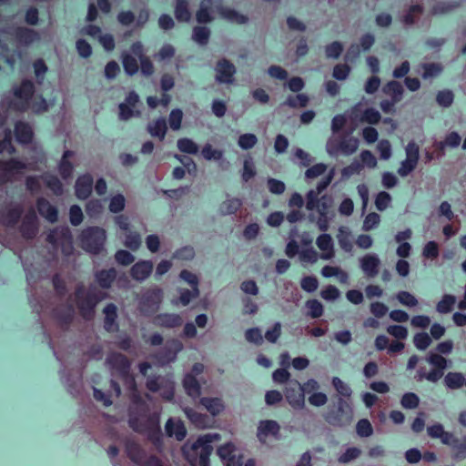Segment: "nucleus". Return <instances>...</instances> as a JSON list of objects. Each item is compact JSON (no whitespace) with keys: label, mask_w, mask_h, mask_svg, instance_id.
Here are the masks:
<instances>
[{"label":"nucleus","mask_w":466,"mask_h":466,"mask_svg":"<svg viewBox=\"0 0 466 466\" xmlns=\"http://www.w3.org/2000/svg\"><path fill=\"white\" fill-rule=\"evenodd\" d=\"M333 205L334 199L330 195L325 194L318 197L317 191H309L306 194L307 210H315L318 213L317 218L310 216L309 219L315 221L318 228L323 232L329 229L330 222L333 221L336 216Z\"/></svg>","instance_id":"obj_1"},{"label":"nucleus","mask_w":466,"mask_h":466,"mask_svg":"<svg viewBox=\"0 0 466 466\" xmlns=\"http://www.w3.org/2000/svg\"><path fill=\"white\" fill-rule=\"evenodd\" d=\"M218 440H219L218 433L202 435L193 443H185L183 454L193 466H209L208 459L213 450L211 443Z\"/></svg>","instance_id":"obj_2"},{"label":"nucleus","mask_w":466,"mask_h":466,"mask_svg":"<svg viewBox=\"0 0 466 466\" xmlns=\"http://www.w3.org/2000/svg\"><path fill=\"white\" fill-rule=\"evenodd\" d=\"M15 96L20 100V109L30 108L35 113H42L48 107L46 101L41 96L34 95V84L25 80L21 86L15 89Z\"/></svg>","instance_id":"obj_3"},{"label":"nucleus","mask_w":466,"mask_h":466,"mask_svg":"<svg viewBox=\"0 0 466 466\" xmlns=\"http://www.w3.org/2000/svg\"><path fill=\"white\" fill-rule=\"evenodd\" d=\"M106 238L105 229L98 227H91L82 232L80 242L86 251L97 254L104 248Z\"/></svg>","instance_id":"obj_4"},{"label":"nucleus","mask_w":466,"mask_h":466,"mask_svg":"<svg viewBox=\"0 0 466 466\" xmlns=\"http://www.w3.org/2000/svg\"><path fill=\"white\" fill-rule=\"evenodd\" d=\"M360 141L356 137H347L341 142H338L334 137H330L326 144V150L331 157L339 154L350 156L355 153L359 147Z\"/></svg>","instance_id":"obj_5"},{"label":"nucleus","mask_w":466,"mask_h":466,"mask_svg":"<svg viewBox=\"0 0 466 466\" xmlns=\"http://www.w3.org/2000/svg\"><path fill=\"white\" fill-rule=\"evenodd\" d=\"M405 159L400 162L398 168V174L401 177H407L416 168L420 159L419 146L414 141L409 142L405 147Z\"/></svg>","instance_id":"obj_6"},{"label":"nucleus","mask_w":466,"mask_h":466,"mask_svg":"<svg viewBox=\"0 0 466 466\" xmlns=\"http://www.w3.org/2000/svg\"><path fill=\"white\" fill-rule=\"evenodd\" d=\"M76 298L81 314L84 318L89 319L93 315V309L96 303L104 299V294L96 295L92 292L86 294L82 289H79L76 291Z\"/></svg>","instance_id":"obj_7"},{"label":"nucleus","mask_w":466,"mask_h":466,"mask_svg":"<svg viewBox=\"0 0 466 466\" xmlns=\"http://www.w3.org/2000/svg\"><path fill=\"white\" fill-rule=\"evenodd\" d=\"M163 300V290L154 287L147 290L140 299V309L145 314L154 312L158 309Z\"/></svg>","instance_id":"obj_8"},{"label":"nucleus","mask_w":466,"mask_h":466,"mask_svg":"<svg viewBox=\"0 0 466 466\" xmlns=\"http://www.w3.org/2000/svg\"><path fill=\"white\" fill-rule=\"evenodd\" d=\"M289 404L295 410L305 407V396L300 389V383L297 380L289 381L284 390Z\"/></svg>","instance_id":"obj_9"},{"label":"nucleus","mask_w":466,"mask_h":466,"mask_svg":"<svg viewBox=\"0 0 466 466\" xmlns=\"http://www.w3.org/2000/svg\"><path fill=\"white\" fill-rule=\"evenodd\" d=\"M147 387L151 391H159L167 400H171L174 395V381L168 378H150L147 381Z\"/></svg>","instance_id":"obj_10"},{"label":"nucleus","mask_w":466,"mask_h":466,"mask_svg":"<svg viewBox=\"0 0 466 466\" xmlns=\"http://www.w3.org/2000/svg\"><path fill=\"white\" fill-rule=\"evenodd\" d=\"M138 103V95L135 92H130L125 101L119 104V118L123 121H127L134 116H139V110L137 107Z\"/></svg>","instance_id":"obj_11"},{"label":"nucleus","mask_w":466,"mask_h":466,"mask_svg":"<svg viewBox=\"0 0 466 466\" xmlns=\"http://www.w3.org/2000/svg\"><path fill=\"white\" fill-rule=\"evenodd\" d=\"M360 268L369 278H374L378 275L380 258L376 253H367L359 258Z\"/></svg>","instance_id":"obj_12"},{"label":"nucleus","mask_w":466,"mask_h":466,"mask_svg":"<svg viewBox=\"0 0 466 466\" xmlns=\"http://www.w3.org/2000/svg\"><path fill=\"white\" fill-rule=\"evenodd\" d=\"M216 81L220 84H231L234 81L236 73L235 66L227 59H221L218 62L216 67Z\"/></svg>","instance_id":"obj_13"},{"label":"nucleus","mask_w":466,"mask_h":466,"mask_svg":"<svg viewBox=\"0 0 466 466\" xmlns=\"http://www.w3.org/2000/svg\"><path fill=\"white\" fill-rule=\"evenodd\" d=\"M316 245L320 250V258L330 260L335 257L334 241L329 234L323 233L316 239Z\"/></svg>","instance_id":"obj_14"},{"label":"nucleus","mask_w":466,"mask_h":466,"mask_svg":"<svg viewBox=\"0 0 466 466\" xmlns=\"http://www.w3.org/2000/svg\"><path fill=\"white\" fill-rule=\"evenodd\" d=\"M107 367L121 376H127L130 367L129 362L125 356L118 353H113L106 358Z\"/></svg>","instance_id":"obj_15"},{"label":"nucleus","mask_w":466,"mask_h":466,"mask_svg":"<svg viewBox=\"0 0 466 466\" xmlns=\"http://www.w3.org/2000/svg\"><path fill=\"white\" fill-rule=\"evenodd\" d=\"M427 433L431 439H439L443 445L450 444L453 441V433L446 431L444 426L435 422L427 427Z\"/></svg>","instance_id":"obj_16"},{"label":"nucleus","mask_w":466,"mask_h":466,"mask_svg":"<svg viewBox=\"0 0 466 466\" xmlns=\"http://www.w3.org/2000/svg\"><path fill=\"white\" fill-rule=\"evenodd\" d=\"M34 162H28L26 164L18 161V160H11L6 163H0V170L4 172L3 179H10L20 170L25 168H34Z\"/></svg>","instance_id":"obj_17"},{"label":"nucleus","mask_w":466,"mask_h":466,"mask_svg":"<svg viewBox=\"0 0 466 466\" xmlns=\"http://www.w3.org/2000/svg\"><path fill=\"white\" fill-rule=\"evenodd\" d=\"M279 425L277 421L267 420L259 422L258 426V438L261 442H266L268 437H275L279 434Z\"/></svg>","instance_id":"obj_18"},{"label":"nucleus","mask_w":466,"mask_h":466,"mask_svg":"<svg viewBox=\"0 0 466 466\" xmlns=\"http://www.w3.org/2000/svg\"><path fill=\"white\" fill-rule=\"evenodd\" d=\"M153 270V263L150 260H140L137 262L130 270L132 278L137 281L147 279Z\"/></svg>","instance_id":"obj_19"},{"label":"nucleus","mask_w":466,"mask_h":466,"mask_svg":"<svg viewBox=\"0 0 466 466\" xmlns=\"http://www.w3.org/2000/svg\"><path fill=\"white\" fill-rule=\"evenodd\" d=\"M93 177L89 174L80 176L76 182V195L80 199H86L92 191Z\"/></svg>","instance_id":"obj_20"},{"label":"nucleus","mask_w":466,"mask_h":466,"mask_svg":"<svg viewBox=\"0 0 466 466\" xmlns=\"http://www.w3.org/2000/svg\"><path fill=\"white\" fill-rule=\"evenodd\" d=\"M182 343L177 339L169 341L167 345L165 354L160 356L157 360V363L159 365H166L171 361H174L177 358V354L182 350Z\"/></svg>","instance_id":"obj_21"},{"label":"nucleus","mask_w":466,"mask_h":466,"mask_svg":"<svg viewBox=\"0 0 466 466\" xmlns=\"http://www.w3.org/2000/svg\"><path fill=\"white\" fill-rule=\"evenodd\" d=\"M153 323L157 327L171 329L181 325L182 319L176 313H163L156 316Z\"/></svg>","instance_id":"obj_22"},{"label":"nucleus","mask_w":466,"mask_h":466,"mask_svg":"<svg viewBox=\"0 0 466 466\" xmlns=\"http://www.w3.org/2000/svg\"><path fill=\"white\" fill-rule=\"evenodd\" d=\"M131 51L140 61L142 74L151 76L154 72V66L151 61L144 56L142 45L139 42L135 43L131 47Z\"/></svg>","instance_id":"obj_23"},{"label":"nucleus","mask_w":466,"mask_h":466,"mask_svg":"<svg viewBox=\"0 0 466 466\" xmlns=\"http://www.w3.org/2000/svg\"><path fill=\"white\" fill-rule=\"evenodd\" d=\"M422 13L423 7L420 5H413L403 12L400 20L404 26L409 27L413 25L419 20Z\"/></svg>","instance_id":"obj_24"},{"label":"nucleus","mask_w":466,"mask_h":466,"mask_svg":"<svg viewBox=\"0 0 466 466\" xmlns=\"http://www.w3.org/2000/svg\"><path fill=\"white\" fill-rule=\"evenodd\" d=\"M242 207V200L238 198L228 196L219 205L218 213L221 216H229L236 214Z\"/></svg>","instance_id":"obj_25"},{"label":"nucleus","mask_w":466,"mask_h":466,"mask_svg":"<svg viewBox=\"0 0 466 466\" xmlns=\"http://www.w3.org/2000/svg\"><path fill=\"white\" fill-rule=\"evenodd\" d=\"M463 373L459 371H450L443 379V384L448 390H457L464 386Z\"/></svg>","instance_id":"obj_26"},{"label":"nucleus","mask_w":466,"mask_h":466,"mask_svg":"<svg viewBox=\"0 0 466 466\" xmlns=\"http://www.w3.org/2000/svg\"><path fill=\"white\" fill-rule=\"evenodd\" d=\"M165 429L169 437H175L177 441L183 440L187 434L186 428L179 420L169 419L166 423Z\"/></svg>","instance_id":"obj_27"},{"label":"nucleus","mask_w":466,"mask_h":466,"mask_svg":"<svg viewBox=\"0 0 466 466\" xmlns=\"http://www.w3.org/2000/svg\"><path fill=\"white\" fill-rule=\"evenodd\" d=\"M177 292L179 293V298L172 299L171 301L174 306H178L179 304L182 306H187L191 300L198 298L200 295L199 288H191V289H178Z\"/></svg>","instance_id":"obj_28"},{"label":"nucleus","mask_w":466,"mask_h":466,"mask_svg":"<svg viewBox=\"0 0 466 466\" xmlns=\"http://www.w3.org/2000/svg\"><path fill=\"white\" fill-rule=\"evenodd\" d=\"M451 450L452 458L456 461L466 459V434L461 440L453 435L451 443L447 444Z\"/></svg>","instance_id":"obj_29"},{"label":"nucleus","mask_w":466,"mask_h":466,"mask_svg":"<svg viewBox=\"0 0 466 466\" xmlns=\"http://www.w3.org/2000/svg\"><path fill=\"white\" fill-rule=\"evenodd\" d=\"M183 387L189 397L194 400L199 398L201 394L200 385L193 374H186L183 380Z\"/></svg>","instance_id":"obj_30"},{"label":"nucleus","mask_w":466,"mask_h":466,"mask_svg":"<svg viewBox=\"0 0 466 466\" xmlns=\"http://www.w3.org/2000/svg\"><path fill=\"white\" fill-rule=\"evenodd\" d=\"M75 153L70 150H66L63 154L62 159L58 166V169L64 179L69 178L72 175L74 165L71 159H73Z\"/></svg>","instance_id":"obj_31"},{"label":"nucleus","mask_w":466,"mask_h":466,"mask_svg":"<svg viewBox=\"0 0 466 466\" xmlns=\"http://www.w3.org/2000/svg\"><path fill=\"white\" fill-rule=\"evenodd\" d=\"M382 91L385 95L389 96L393 102L397 103L402 99L404 94L403 86L397 81H390L387 83Z\"/></svg>","instance_id":"obj_32"},{"label":"nucleus","mask_w":466,"mask_h":466,"mask_svg":"<svg viewBox=\"0 0 466 466\" xmlns=\"http://www.w3.org/2000/svg\"><path fill=\"white\" fill-rule=\"evenodd\" d=\"M200 403L213 416L218 415L225 409L224 402L220 398H202Z\"/></svg>","instance_id":"obj_33"},{"label":"nucleus","mask_w":466,"mask_h":466,"mask_svg":"<svg viewBox=\"0 0 466 466\" xmlns=\"http://www.w3.org/2000/svg\"><path fill=\"white\" fill-rule=\"evenodd\" d=\"M218 11L221 17L228 22L242 25L248 21L247 16L229 7L219 6L218 7Z\"/></svg>","instance_id":"obj_34"},{"label":"nucleus","mask_w":466,"mask_h":466,"mask_svg":"<svg viewBox=\"0 0 466 466\" xmlns=\"http://www.w3.org/2000/svg\"><path fill=\"white\" fill-rule=\"evenodd\" d=\"M167 130V122L165 118H158L156 121H153L147 125L148 133L154 137H157L160 140H163L166 137Z\"/></svg>","instance_id":"obj_35"},{"label":"nucleus","mask_w":466,"mask_h":466,"mask_svg":"<svg viewBox=\"0 0 466 466\" xmlns=\"http://www.w3.org/2000/svg\"><path fill=\"white\" fill-rule=\"evenodd\" d=\"M36 230V216L34 211H31L24 218L21 231L25 237L32 238L35 235Z\"/></svg>","instance_id":"obj_36"},{"label":"nucleus","mask_w":466,"mask_h":466,"mask_svg":"<svg viewBox=\"0 0 466 466\" xmlns=\"http://www.w3.org/2000/svg\"><path fill=\"white\" fill-rule=\"evenodd\" d=\"M105 314V329L108 331H115L117 329L116 324V307L114 304H108L104 309Z\"/></svg>","instance_id":"obj_37"},{"label":"nucleus","mask_w":466,"mask_h":466,"mask_svg":"<svg viewBox=\"0 0 466 466\" xmlns=\"http://www.w3.org/2000/svg\"><path fill=\"white\" fill-rule=\"evenodd\" d=\"M15 137L19 143L26 144L32 140V127L24 122H18L15 125Z\"/></svg>","instance_id":"obj_38"},{"label":"nucleus","mask_w":466,"mask_h":466,"mask_svg":"<svg viewBox=\"0 0 466 466\" xmlns=\"http://www.w3.org/2000/svg\"><path fill=\"white\" fill-rule=\"evenodd\" d=\"M321 275L324 278L336 277L341 283H347L349 279L348 273L342 270L339 267L325 266L321 269Z\"/></svg>","instance_id":"obj_39"},{"label":"nucleus","mask_w":466,"mask_h":466,"mask_svg":"<svg viewBox=\"0 0 466 466\" xmlns=\"http://www.w3.org/2000/svg\"><path fill=\"white\" fill-rule=\"evenodd\" d=\"M127 456L137 464H141L145 461V452L141 450L139 445L134 441H128L127 443Z\"/></svg>","instance_id":"obj_40"},{"label":"nucleus","mask_w":466,"mask_h":466,"mask_svg":"<svg viewBox=\"0 0 466 466\" xmlns=\"http://www.w3.org/2000/svg\"><path fill=\"white\" fill-rule=\"evenodd\" d=\"M175 16L179 22H188L191 19L188 3L186 0H176Z\"/></svg>","instance_id":"obj_41"},{"label":"nucleus","mask_w":466,"mask_h":466,"mask_svg":"<svg viewBox=\"0 0 466 466\" xmlns=\"http://www.w3.org/2000/svg\"><path fill=\"white\" fill-rule=\"evenodd\" d=\"M337 238L340 248L344 251L350 252L352 250L351 232L348 228L339 227Z\"/></svg>","instance_id":"obj_42"},{"label":"nucleus","mask_w":466,"mask_h":466,"mask_svg":"<svg viewBox=\"0 0 466 466\" xmlns=\"http://www.w3.org/2000/svg\"><path fill=\"white\" fill-rule=\"evenodd\" d=\"M39 213L48 221L55 222L57 218L56 209L45 199H39L37 202Z\"/></svg>","instance_id":"obj_43"},{"label":"nucleus","mask_w":466,"mask_h":466,"mask_svg":"<svg viewBox=\"0 0 466 466\" xmlns=\"http://www.w3.org/2000/svg\"><path fill=\"white\" fill-rule=\"evenodd\" d=\"M426 361L436 369L442 370H445L450 367V361L447 359H445L441 354L433 351H430L428 353Z\"/></svg>","instance_id":"obj_44"},{"label":"nucleus","mask_w":466,"mask_h":466,"mask_svg":"<svg viewBox=\"0 0 466 466\" xmlns=\"http://www.w3.org/2000/svg\"><path fill=\"white\" fill-rule=\"evenodd\" d=\"M138 57L136 56L132 52L129 53H124L122 55V63L124 69L127 75H134L138 70V64H137Z\"/></svg>","instance_id":"obj_45"},{"label":"nucleus","mask_w":466,"mask_h":466,"mask_svg":"<svg viewBox=\"0 0 466 466\" xmlns=\"http://www.w3.org/2000/svg\"><path fill=\"white\" fill-rule=\"evenodd\" d=\"M177 147L180 152L190 155H196L199 150L198 145L187 137L179 138L177 141Z\"/></svg>","instance_id":"obj_46"},{"label":"nucleus","mask_w":466,"mask_h":466,"mask_svg":"<svg viewBox=\"0 0 466 466\" xmlns=\"http://www.w3.org/2000/svg\"><path fill=\"white\" fill-rule=\"evenodd\" d=\"M15 36L21 45H29L38 38L37 34L28 28H18L15 32Z\"/></svg>","instance_id":"obj_47"},{"label":"nucleus","mask_w":466,"mask_h":466,"mask_svg":"<svg viewBox=\"0 0 466 466\" xmlns=\"http://www.w3.org/2000/svg\"><path fill=\"white\" fill-rule=\"evenodd\" d=\"M456 302V298L453 295L446 294L437 303L436 310L441 314H446L451 311L452 307Z\"/></svg>","instance_id":"obj_48"},{"label":"nucleus","mask_w":466,"mask_h":466,"mask_svg":"<svg viewBox=\"0 0 466 466\" xmlns=\"http://www.w3.org/2000/svg\"><path fill=\"white\" fill-rule=\"evenodd\" d=\"M116 276V270L114 268H110L107 270H101L96 275V278L102 288H108L115 279Z\"/></svg>","instance_id":"obj_49"},{"label":"nucleus","mask_w":466,"mask_h":466,"mask_svg":"<svg viewBox=\"0 0 466 466\" xmlns=\"http://www.w3.org/2000/svg\"><path fill=\"white\" fill-rule=\"evenodd\" d=\"M209 5V1H203L200 4L199 10L196 15V18L198 23L205 24L213 20Z\"/></svg>","instance_id":"obj_50"},{"label":"nucleus","mask_w":466,"mask_h":466,"mask_svg":"<svg viewBox=\"0 0 466 466\" xmlns=\"http://www.w3.org/2000/svg\"><path fill=\"white\" fill-rule=\"evenodd\" d=\"M256 167L252 157H247L243 162V169L241 172V178L243 181L248 182L256 176Z\"/></svg>","instance_id":"obj_51"},{"label":"nucleus","mask_w":466,"mask_h":466,"mask_svg":"<svg viewBox=\"0 0 466 466\" xmlns=\"http://www.w3.org/2000/svg\"><path fill=\"white\" fill-rule=\"evenodd\" d=\"M201 155L208 161H216L222 158L224 151L221 149H216L208 143L202 147Z\"/></svg>","instance_id":"obj_52"},{"label":"nucleus","mask_w":466,"mask_h":466,"mask_svg":"<svg viewBox=\"0 0 466 466\" xmlns=\"http://www.w3.org/2000/svg\"><path fill=\"white\" fill-rule=\"evenodd\" d=\"M421 68H422L421 76L423 79L436 77L442 71L441 66L439 64H436V63L423 64L421 66Z\"/></svg>","instance_id":"obj_53"},{"label":"nucleus","mask_w":466,"mask_h":466,"mask_svg":"<svg viewBox=\"0 0 466 466\" xmlns=\"http://www.w3.org/2000/svg\"><path fill=\"white\" fill-rule=\"evenodd\" d=\"M299 257V260L305 264H315L320 258L319 254L311 247L301 250Z\"/></svg>","instance_id":"obj_54"},{"label":"nucleus","mask_w":466,"mask_h":466,"mask_svg":"<svg viewBox=\"0 0 466 466\" xmlns=\"http://www.w3.org/2000/svg\"><path fill=\"white\" fill-rule=\"evenodd\" d=\"M396 299L401 305L408 308H414L419 304L417 298L408 291H399Z\"/></svg>","instance_id":"obj_55"},{"label":"nucleus","mask_w":466,"mask_h":466,"mask_svg":"<svg viewBox=\"0 0 466 466\" xmlns=\"http://www.w3.org/2000/svg\"><path fill=\"white\" fill-rule=\"evenodd\" d=\"M210 31L205 26H196L193 30V40L199 45H206L208 41Z\"/></svg>","instance_id":"obj_56"},{"label":"nucleus","mask_w":466,"mask_h":466,"mask_svg":"<svg viewBox=\"0 0 466 466\" xmlns=\"http://www.w3.org/2000/svg\"><path fill=\"white\" fill-rule=\"evenodd\" d=\"M391 204V196L386 191H380L376 195L375 207L379 211H384Z\"/></svg>","instance_id":"obj_57"},{"label":"nucleus","mask_w":466,"mask_h":466,"mask_svg":"<svg viewBox=\"0 0 466 466\" xmlns=\"http://www.w3.org/2000/svg\"><path fill=\"white\" fill-rule=\"evenodd\" d=\"M331 383L340 396L344 398H350L351 396V388L343 380H341L339 377H333Z\"/></svg>","instance_id":"obj_58"},{"label":"nucleus","mask_w":466,"mask_h":466,"mask_svg":"<svg viewBox=\"0 0 466 466\" xmlns=\"http://www.w3.org/2000/svg\"><path fill=\"white\" fill-rule=\"evenodd\" d=\"M126 206V198L122 194L113 196L109 200L108 208L112 213L121 212Z\"/></svg>","instance_id":"obj_59"},{"label":"nucleus","mask_w":466,"mask_h":466,"mask_svg":"<svg viewBox=\"0 0 466 466\" xmlns=\"http://www.w3.org/2000/svg\"><path fill=\"white\" fill-rule=\"evenodd\" d=\"M431 338L426 332L417 333L413 338V343L419 350H425L431 344Z\"/></svg>","instance_id":"obj_60"},{"label":"nucleus","mask_w":466,"mask_h":466,"mask_svg":"<svg viewBox=\"0 0 466 466\" xmlns=\"http://www.w3.org/2000/svg\"><path fill=\"white\" fill-rule=\"evenodd\" d=\"M258 142V138L254 134L246 133L239 136L238 145L241 149L248 150L252 148Z\"/></svg>","instance_id":"obj_61"},{"label":"nucleus","mask_w":466,"mask_h":466,"mask_svg":"<svg viewBox=\"0 0 466 466\" xmlns=\"http://www.w3.org/2000/svg\"><path fill=\"white\" fill-rule=\"evenodd\" d=\"M386 329L387 332L397 340H405L409 335L407 328L400 325H390Z\"/></svg>","instance_id":"obj_62"},{"label":"nucleus","mask_w":466,"mask_h":466,"mask_svg":"<svg viewBox=\"0 0 466 466\" xmlns=\"http://www.w3.org/2000/svg\"><path fill=\"white\" fill-rule=\"evenodd\" d=\"M183 112L179 108L173 109L168 116V124L172 130L177 131L181 127Z\"/></svg>","instance_id":"obj_63"},{"label":"nucleus","mask_w":466,"mask_h":466,"mask_svg":"<svg viewBox=\"0 0 466 466\" xmlns=\"http://www.w3.org/2000/svg\"><path fill=\"white\" fill-rule=\"evenodd\" d=\"M381 116L380 112L375 108H367L360 117L361 122H366L370 125H375L379 123Z\"/></svg>","instance_id":"obj_64"}]
</instances>
